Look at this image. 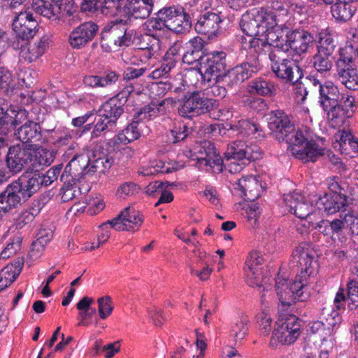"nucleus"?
I'll list each match as a JSON object with an SVG mask.
<instances>
[{
  "mask_svg": "<svg viewBox=\"0 0 358 358\" xmlns=\"http://www.w3.org/2000/svg\"><path fill=\"white\" fill-rule=\"evenodd\" d=\"M268 127L272 135L279 141H285L292 154L303 162H315L324 154V148L315 141L308 140L306 131L296 130L288 116L281 110L271 112Z\"/></svg>",
  "mask_w": 358,
  "mask_h": 358,
  "instance_id": "f257e3e1",
  "label": "nucleus"
},
{
  "mask_svg": "<svg viewBox=\"0 0 358 358\" xmlns=\"http://www.w3.org/2000/svg\"><path fill=\"white\" fill-rule=\"evenodd\" d=\"M293 266L297 267L295 281L290 285L285 273H280L276 278L275 289L279 297L281 311L287 310L291 303L299 298V292L304 287L308 278L317 273V264L314 261L313 251L306 245H299L293 252Z\"/></svg>",
  "mask_w": 358,
  "mask_h": 358,
  "instance_id": "f03ea898",
  "label": "nucleus"
},
{
  "mask_svg": "<svg viewBox=\"0 0 358 358\" xmlns=\"http://www.w3.org/2000/svg\"><path fill=\"white\" fill-rule=\"evenodd\" d=\"M226 53L224 51H213L201 58L200 73L190 70L185 73L183 82L188 86L196 85L199 76H201L208 83H217L220 78H225Z\"/></svg>",
  "mask_w": 358,
  "mask_h": 358,
  "instance_id": "7ed1b4c3",
  "label": "nucleus"
},
{
  "mask_svg": "<svg viewBox=\"0 0 358 358\" xmlns=\"http://www.w3.org/2000/svg\"><path fill=\"white\" fill-rule=\"evenodd\" d=\"M113 164L111 158L99 151L87 150L79 155H76L66 166L64 175L71 177L72 180H78L85 169L91 166V169L103 172L109 169Z\"/></svg>",
  "mask_w": 358,
  "mask_h": 358,
  "instance_id": "20e7f679",
  "label": "nucleus"
},
{
  "mask_svg": "<svg viewBox=\"0 0 358 358\" xmlns=\"http://www.w3.org/2000/svg\"><path fill=\"white\" fill-rule=\"evenodd\" d=\"M275 319L269 345L275 348L278 343H294L301 333L303 322L296 315H275Z\"/></svg>",
  "mask_w": 358,
  "mask_h": 358,
  "instance_id": "39448f33",
  "label": "nucleus"
},
{
  "mask_svg": "<svg viewBox=\"0 0 358 358\" xmlns=\"http://www.w3.org/2000/svg\"><path fill=\"white\" fill-rule=\"evenodd\" d=\"M284 202L289 210L301 220L308 222L306 227L313 226L320 219V210L317 209L316 196H305L299 192L284 196Z\"/></svg>",
  "mask_w": 358,
  "mask_h": 358,
  "instance_id": "423d86ee",
  "label": "nucleus"
},
{
  "mask_svg": "<svg viewBox=\"0 0 358 358\" xmlns=\"http://www.w3.org/2000/svg\"><path fill=\"white\" fill-rule=\"evenodd\" d=\"M276 24V15L264 8L253 9L243 15L240 23L242 31L246 36H260L266 26L273 27Z\"/></svg>",
  "mask_w": 358,
  "mask_h": 358,
  "instance_id": "0eeeda50",
  "label": "nucleus"
},
{
  "mask_svg": "<svg viewBox=\"0 0 358 358\" xmlns=\"http://www.w3.org/2000/svg\"><path fill=\"white\" fill-rule=\"evenodd\" d=\"M331 181L332 182L329 183L331 192L324 194L320 198L316 197V206L320 210V215L322 212L334 214L339 211H346V208L351 201V199L345 192H342L344 187L332 180Z\"/></svg>",
  "mask_w": 358,
  "mask_h": 358,
  "instance_id": "6e6552de",
  "label": "nucleus"
},
{
  "mask_svg": "<svg viewBox=\"0 0 358 358\" xmlns=\"http://www.w3.org/2000/svg\"><path fill=\"white\" fill-rule=\"evenodd\" d=\"M186 156L196 162L199 169L208 170L215 166H221L222 158L216 152L213 144L208 141L196 143L192 149L186 152Z\"/></svg>",
  "mask_w": 358,
  "mask_h": 358,
  "instance_id": "1a4fd4ad",
  "label": "nucleus"
},
{
  "mask_svg": "<svg viewBox=\"0 0 358 358\" xmlns=\"http://www.w3.org/2000/svg\"><path fill=\"white\" fill-rule=\"evenodd\" d=\"M215 102L207 98L201 92H193L184 99L178 108L179 114L183 117H192L209 112Z\"/></svg>",
  "mask_w": 358,
  "mask_h": 358,
  "instance_id": "9d476101",
  "label": "nucleus"
},
{
  "mask_svg": "<svg viewBox=\"0 0 358 358\" xmlns=\"http://www.w3.org/2000/svg\"><path fill=\"white\" fill-rule=\"evenodd\" d=\"M275 55H270L271 69L275 76L287 83H295L303 77L300 66L293 60L283 59L275 60Z\"/></svg>",
  "mask_w": 358,
  "mask_h": 358,
  "instance_id": "9b49d317",
  "label": "nucleus"
},
{
  "mask_svg": "<svg viewBox=\"0 0 358 358\" xmlns=\"http://www.w3.org/2000/svg\"><path fill=\"white\" fill-rule=\"evenodd\" d=\"M130 41L131 36L126 33L125 26L114 24L108 29L105 27L101 45L106 52H111L122 45L128 46Z\"/></svg>",
  "mask_w": 358,
  "mask_h": 358,
  "instance_id": "f8f14e48",
  "label": "nucleus"
},
{
  "mask_svg": "<svg viewBox=\"0 0 358 358\" xmlns=\"http://www.w3.org/2000/svg\"><path fill=\"white\" fill-rule=\"evenodd\" d=\"M144 221L143 215L134 206L124 208L117 217L113 219V229L116 231H138Z\"/></svg>",
  "mask_w": 358,
  "mask_h": 358,
  "instance_id": "ddd939ff",
  "label": "nucleus"
},
{
  "mask_svg": "<svg viewBox=\"0 0 358 358\" xmlns=\"http://www.w3.org/2000/svg\"><path fill=\"white\" fill-rule=\"evenodd\" d=\"M98 31V26L92 21L85 22L69 33L68 43L75 50H80L91 42Z\"/></svg>",
  "mask_w": 358,
  "mask_h": 358,
  "instance_id": "4468645a",
  "label": "nucleus"
},
{
  "mask_svg": "<svg viewBox=\"0 0 358 358\" xmlns=\"http://www.w3.org/2000/svg\"><path fill=\"white\" fill-rule=\"evenodd\" d=\"M37 26V21L31 11L28 9L16 13L13 20V31L22 39L32 38L36 34Z\"/></svg>",
  "mask_w": 358,
  "mask_h": 358,
  "instance_id": "2eb2a0df",
  "label": "nucleus"
},
{
  "mask_svg": "<svg viewBox=\"0 0 358 358\" xmlns=\"http://www.w3.org/2000/svg\"><path fill=\"white\" fill-rule=\"evenodd\" d=\"M161 17L166 22L167 29L176 33L187 31L191 27L190 17L182 8H164Z\"/></svg>",
  "mask_w": 358,
  "mask_h": 358,
  "instance_id": "dca6fc26",
  "label": "nucleus"
},
{
  "mask_svg": "<svg viewBox=\"0 0 358 358\" xmlns=\"http://www.w3.org/2000/svg\"><path fill=\"white\" fill-rule=\"evenodd\" d=\"M233 185L235 192L245 200L253 201L257 199L263 191L259 176H244Z\"/></svg>",
  "mask_w": 358,
  "mask_h": 358,
  "instance_id": "f3484780",
  "label": "nucleus"
},
{
  "mask_svg": "<svg viewBox=\"0 0 358 358\" xmlns=\"http://www.w3.org/2000/svg\"><path fill=\"white\" fill-rule=\"evenodd\" d=\"M260 157V149L257 145H248L243 141L234 142L228 146L225 152L227 160L255 161Z\"/></svg>",
  "mask_w": 358,
  "mask_h": 358,
  "instance_id": "a211bd4d",
  "label": "nucleus"
},
{
  "mask_svg": "<svg viewBox=\"0 0 358 358\" xmlns=\"http://www.w3.org/2000/svg\"><path fill=\"white\" fill-rule=\"evenodd\" d=\"M264 259L258 252H250L246 259L244 273L247 283L251 287H262Z\"/></svg>",
  "mask_w": 358,
  "mask_h": 358,
  "instance_id": "6ab92c4d",
  "label": "nucleus"
},
{
  "mask_svg": "<svg viewBox=\"0 0 358 358\" xmlns=\"http://www.w3.org/2000/svg\"><path fill=\"white\" fill-rule=\"evenodd\" d=\"M259 69V60L255 57L234 66L225 75V78L233 85H238L251 77Z\"/></svg>",
  "mask_w": 358,
  "mask_h": 358,
  "instance_id": "aec40b11",
  "label": "nucleus"
},
{
  "mask_svg": "<svg viewBox=\"0 0 358 358\" xmlns=\"http://www.w3.org/2000/svg\"><path fill=\"white\" fill-rule=\"evenodd\" d=\"M31 147L14 145L9 148L7 155V166L13 173L20 172L24 165L30 166Z\"/></svg>",
  "mask_w": 358,
  "mask_h": 358,
  "instance_id": "412c9836",
  "label": "nucleus"
},
{
  "mask_svg": "<svg viewBox=\"0 0 358 358\" xmlns=\"http://www.w3.org/2000/svg\"><path fill=\"white\" fill-rule=\"evenodd\" d=\"M312 83L315 87H318L320 101L323 109L335 107L339 103L341 93L338 87L331 82H325L322 84L317 79L313 78Z\"/></svg>",
  "mask_w": 358,
  "mask_h": 358,
  "instance_id": "4be33fe9",
  "label": "nucleus"
},
{
  "mask_svg": "<svg viewBox=\"0 0 358 358\" xmlns=\"http://www.w3.org/2000/svg\"><path fill=\"white\" fill-rule=\"evenodd\" d=\"M153 8V0H125L122 10L118 12L136 19H145L149 17Z\"/></svg>",
  "mask_w": 358,
  "mask_h": 358,
  "instance_id": "5701e85b",
  "label": "nucleus"
},
{
  "mask_svg": "<svg viewBox=\"0 0 358 358\" xmlns=\"http://www.w3.org/2000/svg\"><path fill=\"white\" fill-rule=\"evenodd\" d=\"M48 48V40L45 37L32 44L23 42L19 51L20 60L27 64L35 62L45 53Z\"/></svg>",
  "mask_w": 358,
  "mask_h": 358,
  "instance_id": "b1692460",
  "label": "nucleus"
},
{
  "mask_svg": "<svg viewBox=\"0 0 358 358\" xmlns=\"http://www.w3.org/2000/svg\"><path fill=\"white\" fill-rule=\"evenodd\" d=\"M289 31L283 29L276 24L273 27L266 26L264 31L262 33L263 41L273 47L279 48L283 52L287 51V38Z\"/></svg>",
  "mask_w": 358,
  "mask_h": 358,
  "instance_id": "393cba45",
  "label": "nucleus"
},
{
  "mask_svg": "<svg viewBox=\"0 0 358 358\" xmlns=\"http://www.w3.org/2000/svg\"><path fill=\"white\" fill-rule=\"evenodd\" d=\"M25 200L18 185L13 182L0 194V210L4 213L8 212Z\"/></svg>",
  "mask_w": 358,
  "mask_h": 358,
  "instance_id": "a878e982",
  "label": "nucleus"
},
{
  "mask_svg": "<svg viewBox=\"0 0 358 358\" xmlns=\"http://www.w3.org/2000/svg\"><path fill=\"white\" fill-rule=\"evenodd\" d=\"M337 73L340 81L347 88L352 90L358 89V72L356 69L347 63L345 59H339L336 62Z\"/></svg>",
  "mask_w": 358,
  "mask_h": 358,
  "instance_id": "bb28decb",
  "label": "nucleus"
},
{
  "mask_svg": "<svg viewBox=\"0 0 358 358\" xmlns=\"http://www.w3.org/2000/svg\"><path fill=\"white\" fill-rule=\"evenodd\" d=\"M313 41V36L306 31H289L287 38V50L291 48L298 54L305 53L312 45Z\"/></svg>",
  "mask_w": 358,
  "mask_h": 358,
  "instance_id": "cd10ccee",
  "label": "nucleus"
},
{
  "mask_svg": "<svg viewBox=\"0 0 358 358\" xmlns=\"http://www.w3.org/2000/svg\"><path fill=\"white\" fill-rule=\"evenodd\" d=\"M218 127L220 135L227 136L229 137L231 136L233 133L236 130L238 131V133L246 136H255L257 134V135L255 136V138L261 136L259 126L248 120H241L238 122V124L235 125L227 124V127H222L221 128V125H218Z\"/></svg>",
  "mask_w": 358,
  "mask_h": 358,
  "instance_id": "c85d7f7f",
  "label": "nucleus"
},
{
  "mask_svg": "<svg viewBox=\"0 0 358 358\" xmlns=\"http://www.w3.org/2000/svg\"><path fill=\"white\" fill-rule=\"evenodd\" d=\"M336 142L334 143L335 149L341 151L342 154L353 157L358 152V141L353 136L346 131H338L336 136Z\"/></svg>",
  "mask_w": 358,
  "mask_h": 358,
  "instance_id": "c756f323",
  "label": "nucleus"
},
{
  "mask_svg": "<svg viewBox=\"0 0 358 358\" xmlns=\"http://www.w3.org/2000/svg\"><path fill=\"white\" fill-rule=\"evenodd\" d=\"M36 13L50 20H56L61 13L60 0H33Z\"/></svg>",
  "mask_w": 358,
  "mask_h": 358,
  "instance_id": "7c9ffc66",
  "label": "nucleus"
},
{
  "mask_svg": "<svg viewBox=\"0 0 358 358\" xmlns=\"http://www.w3.org/2000/svg\"><path fill=\"white\" fill-rule=\"evenodd\" d=\"M40 180V173H27L21 176L14 182L18 185L21 194H23L24 199L27 200L41 187Z\"/></svg>",
  "mask_w": 358,
  "mask_h": 358,
  "instance_id": "2f4dec72",
  "label": "nucleus"
},
{
  "mask_svg": "<svg viewBox=\"0 0 358 358\" xmlns=\"http://www.w3.org/2000/svg\"><path fill=\"white\" fill-rule=\"evenodd\" d=\"M220 17L213 13H206L198 20L195 24L196 31L203 34H213L219 29Z\"/></svg>",
  "mask_w": 358,
  "mask_h": 358,
  "instance_id": "473e14b6",
  "label": "nucleus"
},
{
  "mask_svg": "<svg viewBox=\"0 0 358 358\" xmlns=\"http://www.w3.org/2000/svg\"><path fill=\"white\" fill-rule=\"evenodd\" d=\"M22 263L18 260L8 264L0 271V292L9 287L18 277Z\"/></svg>",
  "mask_w": 358,
  "mask_h": 358,
  "instance_id": "72a5a7b5",
  "label": "nucleus"
},
{
  "mask_svg": "<svg viewBox=\"0 0 358 358\" xmlns=\"http://www.w3.org/2000/svg\"><path fill=\"white\" fill-rule=\"evenodd\" d=\"M15 136L24 143L37 141L41 138L40 127L36 123L29 121L15 132Z\"/></svg>",
  "mask_w": 358,
  "mask_h": 358,
  "instance_id": "f704fd0d",
  "label": "nucleus"
},
{
  "mask_svg": "<svg viewBox=\"0 0 358 358\" xmlns=\"http://www.w3.org/2000/svg\"><path fill=\"white\" fill-rule=\"evenodd\" d=\"M142 123L138 120H133L124 129L120 132L115 138V142L128 144L137 140L141 134Z\"/></svg>",
  "mask_w": 358,
  "mask_h": 358,
  "instance_id": "c9c22d12",
  "label": "nucleus"
},
{
  "mask_svg": "<svg viewBox=\"0 0 358 358\" xmlns=\"http://www.w3.org/2000/svg\"><path fill=\"white\" fill-rule=\"evenodd\" d=\"M146 41L148 42V46L142 50L141 58L144 63L150 61V65L152 67L159 60V52L162 48L161 41L156 37H150Z\"/></svg>",
  "mask_w": 358,
  "mask_h": 358,
  "instance_id": "e433bc0d",
  "label": "nucleus"
},
{
  "mask_svg": "<svg viewBox=\"0 0 358 358\" xmlns=\"http://www.w3.org/2000/svg\"><path fill=\"white\" fill-rule=\"evenodd\" d=\"M31 157L30 160V166L33 169L38 170L40 166H49L54 160V154L52 152L42 148H31Z\"/></svg>",
  "mask_w": 358,
  "mask_h": 358,
  "instance_id": "4c0bfd02",
  "label": "nucleus"
},
{
  "mask_svg": "<svg viewBox=\"0 0 358 358\" xmlns=\"http://www.w3.org/2000/svg\"><path fill=\"white\" fill-rule=\"evenodd\" d=\"M162 13V9L158 12L155 18L150 19L145 22L143 26L145 30L147 31L146 39H148L150 37L159 38L162 32L166 29H167L166 22L161 17Z\"/></svg>",
  "mask_w": 358,
  "mask_h": 358,
  "instance_id": "58836bf2",
  "label": "nucleus"
},
{
  "mask_svg": "<svg viewBox=\"0 0 358 358\" xmlns=\"http://www.w3.org/2000/svg\"><path fill=\"white\" fill-rule=\"evenodd\" d=\"M334 3L331 8V12L333 17L338 22H346L354 15L355 10L353 7L342 0Z\"/></svg>",
  "mask_w": 358,
  "mask_h": 358,
  "instance_id": "ea45409f",
  "label": "nucleus"
},
{
  "mask_svg": "<svg viewBox=\"0 0 358 358\" xmlns=\"http://www.w3.org/2000/svg\"><path fill=\"white\" fill-rule=\"evenodd\" d=\"M99 111L102 116L114 120L116 123L117 120L123 113L124 110L121 104L117 102L116 99H110L102 105Z\"/></svg>",
  "mask_w": 358,
  "mask_h": 358,
  "instance_id": "a19ab883",
  "label": "nucleus"
},
{
  "mask_svg": "<svg viewBox=\"0 0 358 358\" xmlns=\"http://www.w3.org/2000/svg\"><path fill=\"white\" fill-rule=\"evenodd\" d=\"M336 44L333 36L327 31H322L318 34L317 52L333 55Z\"/></svg>",
  "mask_w": 358,
  "mask_h": 358,
  "instance_id": "79ce46f5",
  "label": "nucleus"
},
{
  "mask_svg": "<svg viewBox=\"0 0 358 358\" xmlns=\"http://www.w3.org/2000/svg\"><path fill=\"white\" fill-rule=\"evenodd\" d=\"M334 60L333 55L317 52L313 57V64L318 72H328L333 66Z\"/></svg>",
  "mask_w": 358,
  "mask_h": 358,
  "instance_id": "37998d69",
  "label": "nucleus"
},
{
  "mask_svg": "<svg viewBox=\"0 0 358 358\" xmlns=\"http://www.w3.org/2000/svg\"><path fill=\"white\" fill-rule=\"evenodd\" d=\"M105 1L103 0V2H101L99 0H84L81 4V10L85 12H92L102 6V13L106 15H117L119 10V1H117V8L113 6L112 8H108L106 7Z\"/></svg>",
  "mask_w": 358,
  "mask_h": 358,
  "instance_id": "c03bdc74",
  "label": "nucleus"
},
{
  "mask_svg": "<svg viewBox=\"0 0 358 358\" xmlns=\"http://www.w3.org/2000/svg\"><path fill=\"white\" fill-rule=\"evenodd\" d=\"M172 169L169 164L159 160L152 162L150 165L148 166L142 167L139 169L138 173L144 176H148L158 173H169L171 172Z\"/></svg>",
  "mask_w": 358,
  "mask_h": 358,
  "instance_id": "a18cd8bd",
  "label": "nucleus"
},
{
  "mask_svg": "<svg viewBox=\"0 0 358 358\" xmlns=\"http://www.w3.org/2000/svg\"><path fill=\"white\" fill-rule=\"evenodd\" d=\"M16 88L17 82L11 72L4 67H0V90L8 94Z\"/></svg>",
  "mask_w": 358,
  "mask_h": 358,
  "instance_id": "49530a36",
  "label": "nucleus"
},
{
  "mask_svg": "<svg viewBox=\"0 0 358 358\" xmlns=\"http://www.w3.org/2000/svg\"><path fill=\"white\" fill-rule=\"evenodd\" d=\"M250 87L259 95H272L275 92L273 83L269 80L262 78L257 79L252 82Z\"/></svg>",
  "mask_w": 358,
  "mask_h": 358,
  "instance_id": "de8ad7c7",
  "label": "nucleus"
},
{
  "mask_svg": "<svg viewBox=\"0 0 358 358\" xmlns=\"http://www.w3.org/2000/svg\"><path fill=\"white\" fill-rule=\"evenodd\" d=\"M140 187L134 182L127 181L120 184L117 190L116 195L119 198L125 199L127 197L133 196L139 193Z\"/></svg>",
  "mask_w": 358,
  "mask_h": 358,
  "instance_id": "09e8293b",
  "label": "nucleus"
},
{
  "mask_svg": "<svg viewBox=\"0 0 358 358\" xmlns=\"http://www.w3.org/2000/svg\"><path fill=\"white\" fill-rule=\"evenodd\" d=\"M87 212L91 215H96L105 208V203L100 194L90 196L86 203Z\"/></svg>",
  "mask_w": 358,
  "mask_h": 358,
  "instance_id": "8fccbe9b",
  "label": "nucleus"
},
{
  "mask_svg": "<svg viewBox=\"0 0 358 358\" xmlns=\"http://www.w3.org/2000/svg\"><path fill=\"white\" fill-rule=\"evenodd\" d=\"M99 118L96 120L94 129L92 132V137L96 138L99 136V133L106 129L110 130L115 126L114 120H111L109 118H106L105 116H102L99 110Z\"/></svg>",
  "mask_w": 358,
  "mask_h": 358,
  "instance_id": "3c124183",
  "label": "nucleus"
},
{
  "mask_svg": "<svg viewBox=\"0 0 358 358\" xmlns=\"http://www.w3.org/2000/svg\"><path fill=\"white\" fill-rule=\"evenodd\" d=\"M263 36L260 34V36H245L242 39V45L244 49L252 50L257 52L260 50V45H265V43L263 41Z\"/></svg>",
  "mask_w": 358,
  "mask_h": 358,
  "instance_id": "603ef678",
  "label": "nucleus"
},
{
  "mask_svg": "<svg viewBox=\"0 0 358 358\" xmlns=\"http://www.w3.org/2000/svg\"><path fill=\"white\" fill-rule=\"evenodd\" d=\"M164 101H162L159 104H149L142 108L139 112L137 113V117L136 119H138L140 121L143 120H150L154 117H156L160 112V107Z\"/></svg>",
  "mask_w": 358,
  "mask_h": 358,
  "instance_id": "864d4df0",
  "label": "nucleus"
},
{
  "mask_svg": "<svg viewBox=\"0 0 358 358\" xmlns=\"http://www.w3.org/2000/svg\"><path fill=\"white\" fill-rule=\"evenodd\" d=\"M339 105L343 110H345L347 111V114L349 113V115H348V116H350L355 112L357 107L355 98L349 92L341 94Z\"/></svg>",
  "mask_w": 358,
  "mask_h": 358,
  "instance_id": "5fc2aeb1",
  "label": "nucleus"
},
{
  "mask_svg": "<svg viewBox=\"0 0 358 358\" xmlns=\"http://www.w3.org/2000/svg\"><path fill=\"white\" fill-rule=\"evenodd\" d=\"M348 306L349 310H354L358 307V285L350 281L348 285Z\"/></svg>",
  "mask_w": 358,
  "mask_h": 358,
  "instance_id": "6e6d98bb",
  "label": "nucleus"
},
{
  "mask_svg": "<svg viewBox=\"0 0 358 358\" xmlns=\"http://www.w3.org/2000/svg\"><path fill=\"white\" fill-rule=\"evenodd\" d=\"M62 200L63 202H68L77 198L81 194L80 187L76 185H66L61 189Z\"/></svg>",
  "mask_w": 358,
  "mask_h": 358,
  "instance_id": "4d7b16f0",
  "label": "nucleus"
},
{
  "mask_svg": "<svg viewBox=\"0 0 358 358\" xmlns=\"http://www.w3.org/2000/svg\"><path fill=\"white\" fill-rule=\"evenodd\" d=\"M324 110L327 112L328 119L333 122L334 127H338L344 122L343 110L339 104Z\"/></svg>",
  "mask_w": 358,
  "mask_h": 358,
  "instance_id": "13d9d810",
  "label": "nucleus"
},
{
  "mask_svg": "<svg viewBox=\"0 0 358 358\" xmlns=\"http://www.w3.org/2000/svg\"><path fill=\"white\" fill-rule=\"evenodd\" d=\"M22 239L20 237H16L7 244L2 250L1 256L3 259L9 258L18 250H20Z\"/></svg>",
  "mask_w": 358,
  "mask_h": 358,
  "instance_id": "bf43d9fd",
  "label": "nucleus"
},
{
  "mask_svg": "<svg viewBox=\"0 0 358 358\" xmlns=\"http://www.w3.org/2000/svg\"><path fill=\"white\" fill-rule=\"evenodd\" d=\"M99 313H111L114 310V303L109 295H105L97 299Z\"/></svg>",
  "mask_w": 358,
  "mask_h": 358,
  "instance_id": "052dcab7",
  "label": "nucleus"
},
{
  "mask_svg": "<svg viewBox=\"0 0 358 358\" xmlns=\"http://www.w3.org/2000/svg\"><path fill=\"white\" fill-rule=\"evenodd\" d=\"M171 134L173 142H178L187 136V127L185 124L180 122H175L173 127L171 129Z\"/></svg>",
  "mask_w": 358,
  "mask_h": 358,
  "instance_id": "680f3d73",
  "label": "nucleus"
},
{
  "mask_svg": "<svg viewBox=\"0 0 358 358\" xmlns=\"http://www.w3.org/2000/svg\"><path fill=\"white\" fill-rule=\"evenodd\" d=\"M60 168L50 169L45 173H40L41 186H48L56 180L60 173Z\"/></svg>",
  "mask_w": 358,
  "mask_h": 358,
  "instance_id": "e2e57ef3",
  "label": "nucleus"
},
{
  "mask_svg": "<svg viewBox=\"0 0 358 358\" xmlns=\"http://www.w3.org/2000/svg\"><path fill=\"white\" fill-rule=\"evenodd\" d=\"M201 197L205 198L211 204L217 206L220 203V198L216 189L213 186H206L203 191L199 192Z\"/></svg>",
  "mask_w": 358,
  "mask_h": 358,
  "instance_id": "0e129e2a",
  "label": "nucleus"
},
{
  "mask_svg": "<svg viewBox=\"0 0 358 358\" xmlns=\"http://www.w3.org/2000/svg\"><path fill=\"white\" fill-rule=\"evenodd\" d=\"M175 67L174 61L164 62L159 68L154 70L150 75L149 77L153 79H159L164 76L168 74L172 69Z\"/></svg>",
  "mask_w": 358,
  "mask_h": 358,
  "instance_id": "69168bd1",
  "label": "nucleus"
},
{
  "mask_svg": "<svg viewBox=\"0 0 358 358\" xmlns=\"http://www.w3.org/2000/svg\"><path fill=\"white\" fill-rule=\"evenodd\" d=\"M274 317H271V315H258L257 322L260 327L262 331L264 333L268 334L271 329L273 322H275V315H273Z\"/></svg>",
  "mask_w": 358,
  "mask_h": 358,
  "instance_id": "338daca9",
  "label": "nucleus"
},
{
  "mask_svg": "<svg viewBox=\"0 0 358 358\" xmlns=\"http://www.w3.org/2000/svg\"><path fill=\"white\" fill-rule=\"evenodd\" d=\"M113 219L107 221L99 226L100 232L97 236L99 243H106L110 236V229H113Z\"/></svg>",
  "mask_w": 358,
  "mask_h": 358,
  "instance_id": "774afa93",
  "label": "nucleus"
}]
</instances>
